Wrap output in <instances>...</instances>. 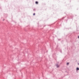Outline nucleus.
Segmentation results:
<instances>
[{
    "mask_svg": "<svg viewBox=\"0 0 79 79\" xmlns=\"http://www.w3.org/2000/svg\"><path fill=\"white\" fill-rule=\"evenodd\" d=\"M3 20V21H4V20Z\"/></svg>",
    "mask_w": 79,
    "mask_h": 79,
    "instance_id": "nucleus-8",
    "label": "nucleus"
},
{
    "mask_svg": "<svg viewBox=\"0 0 79 79\" xmlns=\"http://www.w3.org/2000/svg\"><path fill=\"white\" fill-rule=\"evenodd\" d=\"M77 70H79V68H77Z\"/></svg>",
    "mask_w": 79,
    "mask_h": 79,
    "instance_id": "nucleus-2",
    "label": "nucleus"
},
{
    "mask_svg": "<svg viewBox=\"0 0 79 79\" xmlns=\"http://www.w3.org/2000/svg\"><path fill=\"white\" fill-rule=\"evenodd\" d=\"M33 10H35V9H34Z\"/></svg>",
    "mask_w": 79,
    "mask_h": 79,
    "instance_id": "nucleus-7",
    "label": "nucleus"
},
{
    "mask_svg": "<svg viewBox=\"0 0 79 79\" xmlns=\"http://www.w3.org/2000/svg\"><path fill=\"white\" fill-rule=\"evenodd\" d=\"M69 64V63H67V65H68V64Z\"/></svg>",
    "mask_w": 79,
    "mask_h": 79,
    "instance_id": "nucleus-3",
    "label": "nucleus"
},
{
    "mask_svg": "<svg viewBox=\"0 0 79 79\" xmlns=\"http://www.w3.org/2000/svg\"><path fill=\"white\" fill-rule=\"evenodd\" d=\"M35 4H36V5H37V4H38L39 2L38 1H36L35 2Z\"/></svg>",
    "mask_w": 79,
    "mask_h": 79,
    "instance_id": "nucleus-1",
    "label": "nucleus"
},
{
    "mask_svg": "<svg viewBox=\"0 0 79 79\" xmlns=\"http://www.w3.org/2000/svg\"><path fill=\"white\" fill-rule=\"evenodd\" d=\"M57 68H58V67H59V66L57 65Z\"/></svg>",
    "mask_w": 79,
    "mask_h": 79,
    "instance_id": "nucleus-5",
    "label": "nucleus"
},
{
    "mask_svg": "<svg viewBox=\"0 0 79 79\" xmlns=\"http://www.w3.org/2000/svg\"><path fill=\"white\" fill-rule=\"evenodd\" d=\"M78 39H79V36L78 37Z\"/></svg>",
    "mask_w": 79,
    "mask_h": 79,
    "instance_id": "nucleus-6",
    "label": "nucleus"
},
{
    "mask_svg": "<svg viewBox=\"0 0 79 79\" xmlns=\"http://www.w3.org/2000/svg\"><path fill=\"white\" fill-rule=\"evenodd\" d=\"M35 15V13L33 14V16H34Z\"/></svg>",
    "mask_w": 79,
    "mask_h": 79,
    "instance_id": "nucleus-4",
    "label": "nucleus"
}]
</instances>
